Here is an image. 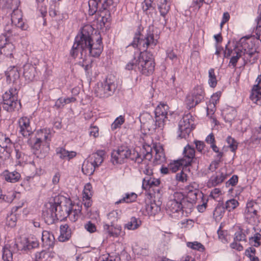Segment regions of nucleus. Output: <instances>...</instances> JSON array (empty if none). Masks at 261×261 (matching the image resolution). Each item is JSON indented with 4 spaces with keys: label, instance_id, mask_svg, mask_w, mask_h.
Listing matches in <instances>:
<instances>
[{
    "label": "nucleus",
    "instance_id": "7ed1b4c3",
    "mask_svg": "<svg viewBox=\"0 0 261 261\" xmlns=\"http://www.w3.org/2000/svg\"><path fill=\"white\" fill-rule=\"evenodd\" d=\"M74 42L81 47V58L85 59L87 56L98 57L101 54L103 45L101 37H99L95 43L88 31L84 28L75 38Z\"/></svg>",
    "mask_w": 261,
    "mask_h": 261
},
{
    "label": "nucleus",
    "instance_id": "f8f14e48",
    "mask_svg": "<svg viewBox=\"0 0 261 261\" xmlns=\"http://www.w3.org/2000/svg\"><path fill=\"white\" fill-rule=\"evenodd\" d=\"M193 120L190 113L185 115L178 124V129L180 132L179 137L186 138L193 128Z\"/></svg>",
    "mask_w": 261,
    "mask_h": 261
},
{
    "label": "nucleus",
    "instance_id": "dca6fc26",
    "mask_svg": "<svg viewBox=\"0 0 261 261\" xmlns=\"http://www.w3.org/2000/svg\"><path fill=\"white\" fill-rule=\"evenodd\" d=\"M19 132L24 137H29L33 130L30 125V120L27 117H22L18 120Z\"/></svg>",
    "mask_w": 261,
    "mask_h": 261
},
{
    "label": "nucleus",
    "instance_id": "473e14b6",
    "mask_svg": "<svg viewBox=\"0 0 261 261\" xmlns=\"http://www.w3.org/2000/svg\"><path fill=\"white\" fill-rule=\"evenodd\" d=\"M20 207H13L12 209L11 213L9 215H8L6 221L7 224L11 227H13L16 225V221L17 220V217L16 212H17L18 208Z\"/></svg>",
    "mask_w": 261,
    "mask_h": 261
},
{
    "label": "nucleus",
    "instance_id": "37998d69",
    "mask_svg": "<svg viewBox=\"0 0 261 261\" xmlns=\"http://www.w3.org/2000/svg\"><path fill=\"white\" fill-rule=\"evenodd\" d=\"M217 84V81L216 79V76L215 74L214 69L211 68L208 70V84L210 87L214 88L216 86Z\"/></svg>",
    "mask_w": 261,
    "mask_h": 261
},
{
    "label": "nucleus",
    "instance_id": "423d86ee",
    "mask_svg": "<svg viewBox=\"0 0 261 261\" xmlns=\"http://www.w3.org/2000/svg\"><path fill=\"white\" fill-rule=\"evenodd\" d=\"M173 198L169 200L166 205V212L173 219H179L184 215L183 203L186 200L181 193L175 192Z\"/></svg>",
    "mask_w": 261,
    "mask_h": 261
},
{
    "label": "nucleus",
    "instance_id": "b1692460",
    "mask_svg": "<svg viewBox=\"0 0 261 261\" xmlns=\"http://www.w3.org/2000/svg\"><path fill=\"white\" fill-rule=\"evenodd\" d=\"M2 176L6 181L11 183L18 181L21 177L19 172L15 171L10 172L7 170L3 172Z\"/></svg>",
    "mask_w": 261,
    "mask_h": 261
},
{
    "label": "nucleus",
    "instance_id": "e2e57ef3",
    "mask_svg": "<svg viewBox=\"0 0 261 261\" xmlns=\"http://www.w3.org/2000/svg\"><path fill=\"white\" fill-rule=\"evenodd\" d=\"M221 162V160H217L212 162L208 167V170L211 171V172H214L218 168L219 165Z\"/></svg>",
    "mask_w": 261,
    "mask_h": 261
},
{
    "label": "nucleus",
    "instance_id": "e433bc0d",
    "mask_svg": "<svg viewBox=\"0 0 261 261\" xmlns=\"http://www.w3.org/2000/svg\"><path fill=\"white\" fill-rule=\"evenodd\" d=\"M102 0H89L88 2L89 11L90 15H93L97 11L98 5Z\"/></svg>",
    "mask_w": 261,
    "mask_h": 261
},
{
    "label": "nucleus",
    "instance_id": "a19ab883",
    "mask_svg": "<svg viewBox=\"0 0 261 261\" xmlns=\"http://www.w3.org/2000/svg\"><path fill=\"white\" fill-rule=\"evenodd\" d=\"M226 141L228 144V147L230 148V150L232 152L235 153L238 146L237 141L230 136L227 137Z\"/></svg>",
    "mask_w": 261,
    "mask_h": 261
},
{
    "label": "nucleus",
    "instance_id": "393cba45",
    "mask_svg": "<svg viewBox=\"0 0 261 261\" xmlns=\"http://www.w3.org/2000/svg\"><path fill=\"white\" fill-rule=\"evenodd\" d=\"M56 154L62 160H70L74 158L76 152L73 151H68L63 147H58L56 149Z\"/></svg>",
    "mask_w": 261,
    "mask_h": 261
},
{
    "label": "nucleus",
    "instance_id": "ea45409f",
    "mask_svg": "<svg viewBox=\"0 0 261 261\" xmlns=\"http://www.w3.org/2000/svg\"><path fill=\"white\" fill-rule=\"evenodd\" d=\"M70 56L73 59L79 57L82 59L81 58V47L75 42L70 51Z\"/></svg>",
    "mask_w": 261,
    "mask_h": 261
},
{
    "label": "nucleus",
    "instance_id": "0e129e2a",
    "mask_svg": "<svg viewBox=\"0 0 261 261\" xmlns=\"http://www.w3.org/2000/svg\"><path fill=\"white\" fill-rule=\"evenodd\" d=\"M137 63H138V59L136 60L135 59L134 60H132L126 65V69L127 70H132L137 69Z\"/></svg>",
    "mask_w": 261,
    "mask_h": 261
},
{
    "label": "nucleus",
    "instance_id": "72a5a7b5",
    "mask_svg": "<svg viewBox=\"0 0 261 261\" xmlns=\"http://www.w3.org/2000/svg\"><path fill=\"white\" fill-rule=\"evenodd\" d=\"M96 168L92 162L85 161L83 164L82 170L84 174L91 175L94 173Z\"/></svg>",
    "mask_w": 261,
    "mask_h": 261
},
{
    "label": "nucleus",
    "instance_id": "ddd939ff",
    "mask_svg": "<svg viewBox=\"0 0 261 261\" xmlns=\"http://www.w3.org/2000/svg\"><path fill=\"white\" fill-rule=\"evenodd\" d=\"M15 51L14 45L10 41L6 35H0V58L2 56L7 58H13Z\"/></svg>",
    "mask_w": 261,
    "mask_h": 261
},
{
    "label": "nucleus",
    "instance_id": "c03bdc74",
    "mask_svg": "<svg viewBox=\"0 0 261 261\" xmlns=\"http://www.w3.org/2000/svg\"><path fill=\"white\" fill-rule=\"evenodd\" d=\"M182 163V162L181 161V159L177 161H174V162L170 163L168 165L170 171L172 173H174L176 172L177 170H178L180 167H185L184 166V164H183Z\"/></svg>",
    "mask_w": 261,
    "mask_h": 261
},
{
    "label": "nucleus",
    "instance_id": "1a4fd4ad",
    "mask_svg": "<svg viewBox=\"0 0 261 261\" xmlns=\"http://www.w3.org/2000/svg\"><path fill=\"white\" fill-rule=\"evenodd\" d=\"M116 89L114 82L106 79L103 82L98 83L95 89V93L100 98H107L112 95Z\"/></svg>",
    "mask_w": 261,
    "mask_h": 261
},
{
    "label": "nucleus",
    "instance_id": "4d7b16f0",
    "mask_svg": "<svg viewBox=\"0 0 261 261\" xmlns=\"http://www.w3.org/2000/svg\"><path fill=\"white\" fill-rule=\"evenodd\" d=\"M73 206H74V205H73L71 203V205L69 207V209H70V212H69V215L68 217L70 219L71 221L75 222L76 221L79 217V215L75 214L74 212H73Z\"/></svg>",
    "mask_w": 261,
    "mask_h": 261
},
{
    "label": "nucleus",
    "instance_id": "f257e3e1",
    "mask_svg": "<svg viewBox=\"0 0 261 261\" xmlns=\"http://www.w3.org/2000/svg\"><path fill=\"white\" fill-rule=\"evenodd\" d=\"M159 38L158 35H154V30L149 28L144 35L140 33H136L133 42L128 45L142 50L140 52L137 63V69L142 74L149 75L154 70L155 62L153 54L147 49L148 48H153L158 43Z\"/></svg>",
    "mask_w": 261,
    "mask_h": 261
},
{
    "label": "nucleus",
    "instance_id": "9b49d317",
    "mask_svg": "<svg viewBox=\"0 0 261 261\" xmlns=\"http://www.w3.org/2000/svg\"><path fill=\"white\" fill-rule=\"evenodd\" d=\"M204 90L200 86L194 88L191 94L186 97V103L188 109L194 108L204 99Z\"/></svg>",
    "mask_w": 261,
    "mask_h": 261
},
{
    "label": "nucleus",
    "instance_id": "5701e85b",
    "mask_svg": "<svg viewBox=\"0 0 261 261\" xmlns=\"http://www.w3.org/2000/svg\"><path fill=\"white\" fill-rule=\"evenodd\" d=\"M160 14L165 17L170 9L171 0H156Z\"/></svg>",
    "mask_w": 261,
    "mask_h": 261
},
{
    "label": "nucleus",
    "instance_id": "f3484780",
    "mask_svg": "<svg viewBox=\"0 0 261 261\" xmlns=\"http://www.w3.org/2000/svg\"><path fill=\"white\" fill-rule=\"evenodd\" d=\"M195 152L194 148L191 147L189 145H187L184 148V156L181 159V161L182 162V164H184L186 167L191 166L196 160V159L194 158Z\"/></svg>",
    "mask_w": 261,
    "mask_h": 261
},
{
    "label": "nucleus",
    "instance_id": "9d476101",
    "mask_svg": "<svg viewBox=\"0 0 261 261\" xmlns=\"http://www.w3.org/2000/svg\"><path fill=\"white\" fill-rule=\"evenodd\" d=\"M242 54L248 55L250 58H253V59H257L258 58V52L256 49L253 47L250 48L249 43H246L242 46V48L240 50V51H236V55L232 56L230 58L228 66H230L231 65L235 67L238 60L241 58Z\"/></svg>",
    "mask_w": 261,
    "mask_h": 261
},
{
    "label": "nucleus",
    "instance_id": "3c124183",
    "mask_svg": "<svg viewBox=\"0 0 261 261\" xmlns=\"http://www.w3.org/2000/svg\"><path fill=\"white\" fill-rule=\"evenodd\" d=\"M92 188L90 184H87L85 185L83 191V198L86 199H91L92 195L91 189Z\"/></svg>",
    "mask_w": 261,
    "mask_h": 261
},
{
    "label": "nucleus",
    "instance_id": "f704fd0d",
    "mask_svg": "<svg viewBox=\"0 0 261 261\" xmlns=\"http://www.w3.org/2000/svg\"><path fill=\"white\" fill-rule=\"evenodd\" d=\"M137 198V195L134 192L127 193L125 196L115 202V204H118L121 203H131L135 201Z\"/></svg>",
    "mask_w": 261,
    "mask_h": 261
},
{
    "label": "nucleus",
    "instance_id": "4c0bfd02",
    "mask_svg": "<svg viewBox=\"0 0 261 261\" xmlns=\"http://www.w3.org/2000/svg\"><path fill=\"white\" fill-rule=\"evenodd\" d=\"M239 204L238 201L233 198L226 201L223 205L225 210L231 212L235 209L239 205Z\"/></svg>",
    "mask_w": 261,
    "mask_h": 261
},
{
    "label": "nucleus",
    "instance_id": "a18cd8bd",
    "mask_svg": "<svg viewBox=\"0 0 261 261\" xmlns=\"http://www.w3.org/2000/svg\"><path fill=\"white\" fill-rule=\"evenodd\" d=\"M14 24H8L6 25L4 28V33L2 34L1 35H7L9 39H10V37L13 35H15V30L17 28L16 26H14Z\"/></svg>",
    "mask_w": 261,
    "mask_h": 261
},
{
    "label": "nucleus",
    "instance_id": "aec40b11",
    "mask_svg": "<svg viewBox=\"0 0 261 261\" xmlns=\"http://www.w3.org/2000/svg\"><path fill=\"white\" fill-rule=\"evenodd\" d=\"M21 250H30L39 246V242L36 238L33 237L25 238L20 242Z\"/></svg>",
    "mask_w": 261,
    "mask_h": 261
},
{
    "label": "nucleus",
    "instance_id": "cd10ccee",
    "mask_svg": "<svg viewBox=\"0 0 261 261\" xmlns=\"http://www.w3.org/2000/svg\"><path fill=\"white\" fill-rule=\"evenodd\" d=\"M160 184V180L159 179L151 176H146L144 178L142 181V188L145 190L153 187H157Z\"/></svg>",
    "mask_w": 261,
    "mask_h": 261
},
{
    "label": "nucleus",
    "instance_id": "bb28decb",
    "mask_svg": "<svg viewBox=\"0 0 261 261\" xmlns=\"http://www.w3.org/2000/svg\"><path fill=\"white\" fill-rule=\"evenodd\" d=\"M71 237V230L67 224L61 225L60 235L58 238L60 242H64L69 240Z\"/></svg>",
    "mask_w": 261,
    "mask_h": 261
},
{
    "label": "nucleus",
    "instance_id": "13d9d810",
    "mask_svg": "<svg viewBox=\"0 0 261 261\" xmlns=\"http://www.w3.org/2000/svg\"><path fill=\"white\" fill-rule=\"evenodd\" d=\"M218 238L223 243H225L227 242V240L226 238V232L224 230L221 229V227H220L219 229L217 231Z\"/></svg>",
    "mask_w": 261,
    "mask_h": 261
},
{
    "label": "nucleus",
    "instance_id": "58836bf2",
    "mask_svg": "<svg viewBox=\"0 0 261 261\" xmlns=\"http://www.w3.org/2000/svg\"><path fill=\"white\" fill-rule=\"evenodd\" d=\"M257 204L256 202L251 201L247 203L244 214L257 213Z\"/></svg>",
    "mask_w": 261,
    "mask_h": 261
},
{
    "label": "nucleus",
    "instance_id": "09e8293b",
    "mask_svg": "<svg viewBox=\"0 0 261 261\" xmlns=\"http://www.w3.org/2000/svg\"><path fill=\"white\" fill-rule=\"evenodd\" d=\"M2 258L4 261H12L13 254L11 251L8 248L4 247L3 248V253Z\"/></svg>",
    "mask_w": 261,
    "mask_h": 261
},
{
    "label": "nucleus",
    "instance_id": "6ab92c4d",
    "mask_svg": "<svg viewBox=\"0 0 261 261\" xmlns=\"http://www.w3.org/2000/svg\"><path fill=\"white\" fill-rule=\"evenodd\" d=\"M144 149L146 151V153L143 155V159H145L150 161L152 158V153L155 152L154 158L155 160L163 162L165 160V155L162 151H160L153 145V148L149 145L144 146Z\"/></svg>",
    "mask_w": 261,
    "mask_h": 261
},
{
    "label": "nucleus",
    "instance_id": "de8ad7c7",
    "mask_svg": "<svg viewBox=\"0 0 261 261\" xmlns=\"http://www.w3.org/2000/svg\"><path fill=\"white\" fill-rule=\"evenodd\" d=\"M105 231H106L110 237H117L118 232L116 230V228H114L112 225H109L108 224H105L103 226Z\"/></svg>",
    "mask_w": 261,
    "mask_h": 261
},
{
    "label": "nucleus",
    "instance_id": "2f4dec72",
    "mask_svg": "<svg viewBox=\"0 0 261 261\" xmlns=\"http://www.w3.org/2000/svg\"><path fill=\"white\" fill-rule=\"evenodd\" d=\"M105 155V151L102 150H98L96 152L92 154L91 161L96 167H99L103 161V156Z\"/></svg>",
    "mask_w": 261,
    "mask_h": 261
},
{
    "label": "nucleus",
    "instance_id": "4be33fe9",
    "mask_svg": "<svg viewBox=\"0 0 261 261\" xmlns=\"http://www.w3.org/2000/svg\"><path fill=\"white\" fill-rule=\"evenodd\" d=\"M42 241L43 245L48 248H53L55 244V238L52 233L47 230H44L42 233Z\"/></svg>",
    "mask_w": 261,
    "mask_h": 261
},
{
    "label": "nucleus",
    "instance_id": "a878e982",
    "mask_svg": "<svg viewBox=\"0 0 261 261\" xmlns=\"http://www.w3.org/2000/svg\"><path fill=\"white\" fill-rule=\"evenodd\" d=\"M36 68L31 64L23 65V76L26 80L32 81L35 76Z\"/></svg>",
    "mask_w": 261,
    "mask_h": 261
},
{
    "label": "nucleus",
    "instance_id": "bf43d9fd",
    "mask_svg": "<svg viewBox=\"0 0 261 261\" xmlns=\"http://www.w3.org/2000/svg\"><path fill=\"white\" fill-rule=\"evenodd\" d=\"M85 228L90 233H93L96 230V227L94 223L89 221L85 224Z\"/></svg>",
    "mask_w": 261,
    "mask_h": 261
},
{
    "label": "nucleus",
    "instance_id": "f03ea898",
    "mask_svg": "<svg viewBox=\"0 0 261 261\" xmlns=\"http://www.w3.org/2000/svg\"><path fill=\"white\" fill-rule=\"evenodd\" d=\"M71 202L66 200L63 196H57L45 204V209L43 210L42 216L45 222L51 224L56 220H62L69 215V207Z\"/></svg>",
    "mask_w": 261,
    "mask_h": 261
},
{
    "label": "nucleus",
    "instance_id": "774afa93",
    "mask_svg": "<svg viewBox=\"0 0 261 261\" xmlns=\"http://www.w3.org/2000/svg\"><path fill=\"white\" fill-rule=\"evenodd\" d=\"M256 38L261 41V21L257 22L256 29L255 30Z\"/></svg>",
    "mask_w": 261,
    "mask_h": 261
},
{
    "label": "nucleus",
    "instance_id": "0eeeda50",
    "mask_svg": "<svg viewBox=\"0 0 261 261\" xmlns=\"http://www.w3.org/2000/svg\"><path fill=\"white\" fill-rule=\"evenodd\" d=\"M117 3V0H102L99 3L96 12L100 13L99 17L97 20L99 21L100 28L105 27L106 23L110 17L111 12L115 10Z\"/></svg>",
    "mask_w": 261,
    "mask_h": 261
},
{
    "label": "nucleus",
    "instance_id": "6e6552de",
    "mask_svg": "<svg viewBox=\"0 0 261 261\" xmlns=\"http://www.w3.org/2000/svg\"><path fill=\"white\" fill-rule=\"evenodd\" d=\"M3 107L8 112L18 110L21 103L18 100V91L16 88H11L3 95Z\"/></svg>",
    "mask_w": 261,
    "mask_h": 261
},
{
    "label": "nucleus",
    "instance_id": "c756f323",
    "mask_svg": "<svg viewBox=\"0 0 261 261\" xmlns=\"http://www.w3.org/2000/svg\"><path fill=\"white\" fill-rule=\"evenodd\" d=\"M7 81L9 83H15L19 79L20 73L16 67H13L12 68L7 71L6 73Z\"/></svg>",
    "mask_w": 261,
    "mask_h": 261
},
{
    "label": "nucleus",
    "instance_id": "412c9836",
    "mask_svg": "<svg viewBox=\"0 0 261 261\" xmlns=\"http://www.w3.org/2000/svg\"><path fill=\"white\" fill-rule=\"evenodd\" d=\"M222 115L225 121L229 123L231 125L237 116V111L233 107H227L222 111Z\"/></svg>",
    "mask_w": 261,
    "mask_h": 261
},
{
    "label": "nucleus",
    "instance_id": "052dcab7",
    "mask_svg": "<svg viewBox=\"0 0 261 261\" xmlns=\"http://www.w3.org/2000/svg\"><path fill=\"white\" fill-rule=\"evenodd\" d=\"M188 246L195 250H200L201 248L204 249L203 246L200 243L194 242L193 243L189 242L188 243Z\"/></svg>",
    "mask_w": 261,
    "mask_h": 261
},
{
    "label": "nucleus",
    "instance_id": "603ef678",
    "mask_svg": "<svg viewBox=\"0 0 261 261\" xmlns=\"http://www.w3.org/2000/svg\"><path fill=\"white\" fill-rule=\"evenodd\" d=\"M257 214L250 213V214H244L245 219L248 223L253 224L257 217Z\"/></svg>",
    "mask_w": 261,
    "mask_h": 261
},
{
    "label": "nucleus",
    "instance_id": "79ce46f5",
    "mask_svg": "<svg viewBox=\"0 0 261 261\" xmlns=\"http://www.w3.org/2000/svg\"><path fill=\"white\" fill-rule=\"evenodd\" d=\"M159 207L154 203H146L145 210L148 215H155L157 213Z\"/></svg>",
    "mask_w": 261,
    "mask_h": 261
},
{
    "label": "nucleus",
    "instance_id": "49530a36",
    "mask_svg": "<svg viewBox=\"0 0 261 261\" xmlns=\"http://www.w3.org/2000/svg\"><path fill=\"white\" fill-rule=\"evenodd\" d=\"M124 118L120 115L117 117L111 124V129L114 130L121 127V125L124 122Z\"/></svg>",
    "mask_w": 261,
    "mask_h": 261
},
{
    "label": "nucleus",
    "instance_id": "c85d7f7f",
    "mask_svg": "<svg viewBox=\"0 0 261 261\" xmlns=\"http://www.w3.org/2000/svg\"><path fill=\"white\" fill-rule=\"evenodd\" d=\"M250 98L256 105L261 106V87L258 85L254 86Z\"/></svg>",
    "mask_w": 261,
    "mask_h": 261
},
{
    "label": "nucleus",
    "instance_id": "5fc2aeb1",
    "mask_svg": "<svg viewBox=\"0 0 261 261\" xmlns=\"http://www.w3.org/2000/svg\"><path fill=\"white\" fill-rule=\"evenodd\" d=\"M221 95V92L220 91L217 92L214 94L211 98L210 102L211 103L210 106H213V108H214L215 107V105L219 101Z\"/></svg>",
    "mask_w": 261,
    "mask_h": 261
},
{
    "label": "nucleus",
    "instance_id": "6e6d98bb",
    "mask_svg": "<svg viewBox=\"0 0 261 261\" xmlns=\"http://www.w3.org/2000/svg\"><path fill=\"white\" fill-rule=\"evenodd\" d=\"M225 210L223 204L219 203L214 211V215L216 217L220 216L224 213Z\"/></svg>",
    "mask_w": 261,
    "mask_h": 261
},
{
    "label": "nucleus",
    "instance_id": "2eb2a0df",
    "mask_svg": "<svg viewBox=\"0 0 261 261\" xmlns=\"http://www.w3.org/2000/svg\"><path fill=\"white\" fill-rule=\"evenodd\" d=\"M228 175L226 168H221L210 177L207 182L208 186L216 187L218 186L225 180Z\"/></svg>",
    "mask_w": 261,
    "mask_h": 261
},
{
    "label": "nucleus",
    "instance_id": "864d4df0",
    "mask_svg": "<svg viewBox=\"0 0 261 261\" xmlns=\"http://www.w3.org/2000/svg\"><path fill=\"white\" fill-rule=\"evenodd\" d=\"M15 156L17 160V162L20 164L24 162L27 160V156L21 151H19L18 149H15Z\"/></svg>",
    "mask_w": 261,
    "mask_h": 261
},
{
    "label": "nucleus",
    "instance_id": "a211bd4d",
    "mask_svg": "<svg viewBox=\"0 0 261 261\" xmlns=\"http://www.w3.org/2000/svg\"><path fill=\"white\" fill-rule=\"evenodd\" d=\"M18 8L13 9L11 13V22L22 30H26L28 29V25L23 22L21 11Z\"/></svg>",
    "mask_w": 261,
    "mask_h": 261
},
{
    "label": "nucleus",
    "instance_id": "4468645a",
    "mask_svg": "<svg viewBox=\"0 0 261 261\" xmlns=\"http://www.w3.org/2000/svg\"><path fill=\"white\" fill-rule=\"evenodd\" d=\"M49 130L47 129H40L37 132V137L34 139V142L32 148L35 151L34 153H37L41 147L43 141H47L50 137Z\"/></svg>",
    "mask_w": 261,
    "mask_h": 261
},
{
    "label": "nucleus",
    "instance_id": "69168bd1",
    "mask_svg": "<svg viewBox=\"0 0 261 261\" xmlns=\"http://www.w3.org/2000/svg\"><path fill=\"white\" fill-rule=\"evenodd\" d=\"M102 261H120V258L118 254L111 255L108 254V256L103 257Z\"/></svg>",
    "mask_w": 261,
    "mask_h": 261
},
{
    "label": "nucleus",
    "instance_id": "7c9ffc66",
    "mask_svg": "<svg viewBox=\"0 0 261 261\" xmlns=\"http://www.w3.org/2000/svg\"><path fill=\"white\" fill-rule=\"evenodd\" d=\"M20 5L19 0H0V7L13 10L18 8Z\"/></svg>",
    "mask_w": 261,
    "mask_h": 261
},
{
    "label": "nucleus",
    "instance_id": "680f3d73",
    "mask_svg": "<svg viewBox=\"0 0 261 261\" xmlns=\"http://www.w3.org/2000/svg\"><path fill=\"white\" fill-rule=\"evenodd\" d=\"M238 182V176L237 175H233L232 177L226 182V187L229 186H234Z\"/></svg>",
    "mask_w": 261,
    "mask_h": 261
},
{
    "label": "nucleus",
    "instance_id": "20e7f679",
    "mask_svg": "<svg viewBox=\"0 0 261 261\" xmlns=\"http://www.w3.org/2000/svg\"><path fill=\"white\" fill-rule=\"evenodd\" d=\"M169 107L165 104L158 106L155 110V120L148 113L144 114L140 121L143 123L144 127L146 128L151 133L155 132L156 130H162L167 123L169 121L168 118Z\"/></svg>",
    "mask_w": 261,
    "mask_h": 261
},
{
    "label": "nucleus",
    "instance_id": "8fccbe9b",
    "mask_svg": "<svg viewBox=\"0 0 261 261\" xmlns=\"http://www.w3.org/2000/svg\"><path fill=\"white\" fill-rule=\"evenodd\" d=\"M233 240L235 241H246V236L244 232H243L242 229L236 232Z\"/></svg>",
    "mask_w": 261,
    "mask_h": 261
},
{
    "label": "nucleus",
    "instance_id": "39448f33",
    "mask_svg": "<svg viewBox=\"0 0 261 261\" xmlns=\"http://www.w3.org/2000/svg\"><path fill=\"white\" fill-rule=\"evenodd\" d=\"M127 159L140 164L143 159L135 149H130L127 146H120L111 152V161L113 165L121 164Z\"/></svg>",
    "mask_w": 261,
    "mask_h": 261
},
{
    "label": "nucleus",
    "instance_id": "338daca9",
    "mask_svg": "<svg viewBox=\"0 0 261 261\" xmlns=\"http://www.w3.org/2000/svg\"><path fill=\"white\" fill-rule=\"evenodd\" d=\"M153 0H144L142 3V9L144 11H146L152 7Z\"/></svg>",
    "mask_w": 261,
    "mask_h": 261
},
{
    "label": "nucleus",
    "instance_id": "c9c22d12",
    "mask_svg": "<svg viewBox=\"0 0 261 261\" xmlns=\"http://www.w3.org/2000/svg\"><path fill=\"white\" fill-rule=\"evenodd\" d=\"M141 224V221L139 219L133 217L126 224L125 227L129 230H135L137 229Z\"/></svg>",
    "mask_w": 261,
    "mask_h": 261
}]
</instances>
